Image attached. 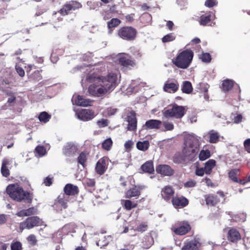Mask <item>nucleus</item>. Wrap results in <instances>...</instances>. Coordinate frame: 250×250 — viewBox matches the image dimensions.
Masks as SVG:
<instances>
[{
    "instance_id": "nucleus-1",
    "label": "nucleus",
    "mask_w": 250,
    "mask_h": 250,
    "mask_svg": "<svg viewBox=\"0 0 250 250\" xmlns=\"http://www.w3.org/2000/svg\"><path fill=\"white\" fill-rule=\"evenodd\" d=\"M118 72H111L106 76L97 74H88L86 81L92 83L88 87V92L91 96L101 97L106 94L108 91L114 89L118 84Z\"/></svg>"
},
{
    "instance_id": "nucleus-2",
    "label": "nucleus",
    "mask_w": 250,
    "mask_h": 250,
    "mask_svg": "<svg viewBox=\"0 0 250 250\" xmlns=\"http://www.w3.org/2000/svg\"><path fill=\"white\" fill-rule=\"evenodd\" d=\"M198 140L193 135H189L185 139L182 149V154L188 162H193L197 158L199 151Z\"/></svg>"
},
{
    "instance_id": "nucleus-3",
    "label": "nucleus",
    "mask_w": 250,
    "mask_h": 250,
    "mask_svg": "<svg viewBox=\"0 0 250 250\" xmlns=\"http://www.w3.org/2000/svg\"><path fill=\"white\" fill-rule=\"evenodd\" d=\"M6 192L13 200L18 202L26 201L30 203L33 198L32 193L24 190L22 187L18 183L11 184L7 186Z\"/></svg>"
},
{
    "instance_id": "nucleus-4",
    "label": "nucleus",
    "mask_w": 250,
    "mask_h": 250,
    "mask_svg": "<svg viewBox=\"0 0 250 250\" xmlns=\"http://www.w3.org/2000/svg\"><path fill=\"white\" fill-rule=\"evenodd\" d=\"M194 53L190 49H186L179 52L172 60L173 63L179 68L186 69L190 65L193 58Z\"/></svg>"
},
{
    "instance_id": "nucleus-5",
    "label": "nucleus",
    "mask_w": 250,
    "mask_h": 250,
    "mask_svg": "<svg viewBox=\"0 0 250 250\" xmlns=\"http://www.w3.org/2000/svg\"><path fill=\"white\" fill-rule=\"evenodd\" d=\"M162 112L163 116L167 119L174 118L179 119L185 115L186 109L183 106L173 104L169 105L167 109H164Z\"/></svg>"
},
{
    "instance_id": "nucleus-6",
    "label": "nucleus",
    "mask_w": 250,
    "mask_h": 250,
    "mask_svg": "<svg viewBox=\"0 0 250 250\" xmlns=\"http://www.w3.org/2000/svg\"><path fill=\"white\" fill-rule=\"evenodd\" d=\"M117 36L122 39L127 41H133L135 40L137 35V30L129 26L120 27L117 32Z\"/></svg>"
},
{
    "instance_id": "nucleus-7",
    "label": "nucleus",
    "mask_w": 250,
    "mask_h": 250,
    "mask_svg": "<svg viewBox=\"0 0 250 250\" xmlns=\"http://www.w3.org/2000/svg\"><path fill=\"white\" fill-rule=\"evenodd\" d=\"M117 62L123 68L131 69L136 66L135 60L126 53H121L118 55Z\"/></svg>"
},
{
    "instance_id": "nucleus-8",
    "label": "nucleus",
    "mask_w": 250,
    "mask_h": 250,
    "mask_svg": "<svg viewBox=\"0 0 250 250\" xmlns=\"http://www.w3.org/2000/svg\"><path fill=\"white\" fill-rule=\"evenodd\" d=\"M43 224V221L39 217H29L20 223V229L21 231L24 229H30L35 227L42 226Z\"/></svg>"
},
{
    "instance_id": "nucleus-9",
    "label": "nucleus",
    "mask_w": 250,
    "mask_h": 250,
    "mask_svg": "<svg viewBox=\"0 0 250 250\" xmlns=\"http://www.w3.org/2000/svg\"><path fill=\"white\" fill-rule=\"evenodd\" d=\"M82 7V4L76 0H70L66 2L59 11L62 16L70 14L73 11L78 10Z\"/></svg>"
},
{
    "instance_id": "nucleus-10",
    "label": "nucleus",
    "mask_w": 250,
    "mask_h": 250,
    "mask_svg": "<svg viewBox=\"0 0 250 250\" xmlns=\"http://www.w3.org/2000/svg\"><path fill=\"white\" fill-rule=\"evenodd\" d=\"M216 193L219 195L214 194H208L204 195V198L206 204L208 206L214 207L220 202V197L224 198L225 194L222 191H218Z\"/></svg>"
},
{
    "instance_id": "nucleus-11",
    "label": "nucleus",
    "mask_w": 250,
    "mask_h": 250,
    "mask_svg": "<svg viewBox=\"0 0 250 250\" xmlns=\"http://www.w3.org/2000/svg\"><path fill=\"white\" fill-rule=\"evenodd\" d=\"M191 227L187 221L180 222L177 226L172 229L175 234L178 235H184L190 231Z\"/></svg>"
},
{
    "instance_id": "nucleus-12",
    "label": "nucleus",
    "mask_w": 250,
    "mask_h": 250,
    "mask_svg": "<svg viewBox=\"0 0 250 250\" xmlns=\"http://www.w3.org/2000/svg\"><path fill=\"white\" fill-rule=\"evenodd\" d=\"M76 115L79 119L84 122L91 120L95 116L94 111L90 109H78Z\"/></svg>"
},
{
    "instance_id": "nucleus-13",
    "label": "nucleus",
    "mask_w": 250,
    "mask_h": 250,
    "mask_svg": "<svg viewBox=\"0 0 250 250\" xmlns=\"http://www.w3.org/2000/svg\"><path fill=\"white\" fill-rule=\"evenodd\" d=\"M108 160V157H103L98 161L95 167V171L98 175H102L105 173L107 169Z\"/></svg>"
},
{
    "instance_id": "nucleus-14",
    "label": "nucleus",
    "mask_w": 250,
    "mask_h": 250,
    "mask_svg": "<svg viewBox=\"0 0 250 250\" xmlns=\"http://www.w3.org/2000/svg\"><path fill=\"white\" fill-rule=\"evenodd\" d=\"M126 121L128 122L127 129L129 131H135L137 126V120L136 114L133 110L131 111L126 117Z\"/></svg>"
},
{
    "instance_id": "nucleus-15",
    "label": "nucleus",
    "mask_w": 250,
    "mask_h": 250,
    "mask_svg": "<svg viewBox=\"0 0 250 250\" xmlns=\"http://www.w3.org/2000/svg\"><path fill=\"white\" fill-rule=\"evenodd\" d=\"M68 200L64 194H60L54 201L53 207L57 210H62L67 207Z\"/></svg>"
},
{
    "instance_id": "nucleus-16",
    "label": "nucleus",
    "mask_w": 250,
    "mask_h": 250,
    "mask_svg": "<svg viewBox=\"0 0 250 250\" xmlns=\"http://www.w3.org/2000/svg\"><path fill=\"white\" fill-rule=\"evenodd\" d=\"M156 171L164 176H171L174 173V170L168 165H159L156 167Z\"/></svg>"
},
{
    "instance_id": "nucleus-17",
    "label": "nucleus",
    "mask_w": 250,
    "mask_h": 250,
    "mask_svg": "<svg viewBox=\"0 0 250 250\" xmlns=\"http://www.w3.org/2000/svg\"><path fill=\"white\" fill-rule=\"evenodd\" d=\"M144 188V186H135L125 192V197L127 199H130L133 197L137 199L141 195V191Z\"/></svg>"
},
{
    "instance_id": "nucleus-18",
    "label": "nucleus",
    "mask_w": 250,
    "mask_h": 250,
    "mask_svg": "<svg viewBox=\"0 0 250 250\" xmlns=\"http://www.w3.org/2000/svg\"><path fill=\"white\" fill-rule=\"evenodd\" d=\"M171 203L175 208H183L188 205L189 201L183 196H176L172 198Z\"/></svg>"
},
{
    "instance_id": "nucleus-19",
    "label": "nucleus",
    "mask_w": 250,
    "mask_h": 250,
    "mask_svg": "<svg viewBox=\"0 0 250 250\" xmlns=\"http://www.w3.org/2000/svg\"><path fill=\"white\" fill-rule=\"evenodd\" d=\"M179 84L178 81L174 80L173 82L167 81L164 84L163 90L167 93H174L179 89Z\"/></svg>"
},
{
    "instance_id": "nucleus-20",
    "label": "nucleus",
    "mask_w": 250,
    "mask_h": 250,
    "mask_svg": "<svg viewBox=\"0 0 250 250\" xmlns=\"http://www.w3.org/2000/svg\"><path fill=\"white\" fill-rule=\"evenodd\" d=\"M174 193V190L171 186H165L161 190L162 197L167 202L171 201Z\"/></svg>"
},
{
    "instance_id": "nucleus-21",
    "label": "nucleus",
    "mask_w": 250,
    "mask_h": 250,
    "mask_svg": "<svg viewBox=\"0 0 250 250\" xmlns=\"http://www.w3.org/2000/svg\"><path fill=\"white\" fill-rule=\"evenodd\" d=\"M162 124V122L160 120L151 119L146 122L145 124L143 126V128L144 129H159Z\"/></svg>"
},
{
    "instance_id": "nucleus-22",
    "label": "nucleus",
    "mask_w": 250,
    "mask_h": 250,
    "mask_svg": "<svg viewBox=\"0 0 250 250\" xmlns=\"http://www.w3.org/2000/svg\"><path fill=\"white\" fill-rule=\"evenodd\" d=\"M200 246V239L195 238L187 243L183 247L182 250H197Z\"/></svg>"
},
{
    "instance_id": "nucleus-23",
    "label": "nucleus",
    "mask_w": 250,
    "mask_h": 250,
    "mask_svg": "<svg viewBox=\"0 0 250 250\" xmlns=\"http://www.w3.org/2000/svg\"><path fill=\"white\" fill-rule=\"evenodd\" d=\"M64 195L68 196H75L79 192V189L77 186H74L72 184H66L63 189Z\"/></svg>"
},
{
    "instance_id": "nucleus-24",
    "label": "nucleus",
    "mask_w": 250,
    "mask_h": 250,
    "mask_svg": "<svg viewBox=\"0 0 250 250\" xmlns=\"http://www.w3.org/2000/svg\"><path fill=\"white\" fill-rule=\"evenodd\" d=\"M228 235V239L232 242H236L241 238L239 232L236 229H230Z\"/></svg>"
},
{
    "instance_id": "nucleus-25",
    "label": "nucleus",
    "mask_w": 250,
    "mask_h": 250,
    "mask_svg": "<svg viewBox=\"0 0 250 250\" xmlns=\"http://www.w3.org/2000/svg\"><path fill=\"white\" fill-rule=\"evenodd\" d=\"M75 104L82 106L91 105V101L89 99H85L82 96L77 95L74 100Z\"/></svg>"
},
{
    "instance_id": "nucleus-26",
    "label": "nucleus",
    "mask_w": 250,
    "mask_h": 250,
    "mask_svg": "<svg viewBox=\"0 0 250 250\" xmlns=\"http://www.w3.org/2000/svg\"><path fill=\"white\" fill-rule=\"evenodd\" d=\"M141 169L145 173L153 174L154 172V168L153 162L148 161L142 165Z\"/></svg>"
},
{
    "instance_id": "nucleus-27",
    "label": "nucleus",
    "mask_w": 250,
    "mask_h": 250,
    "mask_svg": "<svg viewBox=\"0 0 250 250\" xmlns=\"http://www.w3.org/2000/svg\"><path fill=\"white\" fill-rule=\"evenodd\" d=\"M207 136L209 139L208 141L210 143L215 144L219 141L220 135L218 132L211 130L208 132Z\"/></svg>"
},
{
    "instance_id": "nucleus-28",
    "label": "nucleus",
    "mask_w": 250,
    "mask_h": 250,
    "mask_svg": "<svg viewBox=\"0 0 250 250\" xmlns=\"http://www.w3.org/2000/svg\"><path fill=\"white\" fill-rule=\"evenodd\" d=\"M37 209L34 207H31L26 209H23L19 211L17 215L19 217L30 216L36 214Z\"/></svg>"
},
{
    "instance_id": "nucleus-29",
    "label": "nucleus",
    "mask_w": 250,
    "mask_h": 250,
    "mask_svg": "<svg viewBox=\"0 0 250 250\" xmlns=\"http://www.w3.org/2000/svg\"><path fill=\"white\" fill-rule=\"evenodd\" d=\"M216 166V161L213 159H210L205 163L204 168L205 170V174L210 175L212 171V169Z\"/></svg>"
},
{
    "instance_id": "nucleus-30",
    "label": "nucleus",
    "mask_w": 250,
    "mask_h": 250,
    "mask_svg": "<svg viewBox=\"0 0 250 250\" xmlns=\"http://www.w3.org/2000/svg\"><path fill=\"white\" fill-rule=\"evenodd\" d=\"M121 204L123 207L126 210H130L133 208L137 207L138 204L137 203L133 202L130 200H122Z\"/></svg>"
},
{
    "instance_id": "nucleus-31",
    "label": "nucleus",
    "mask_w": 250,
    "mask_h": 250,
    "mask_svg": "<svg viewBox=\"0 0 250 250\" xmlns=\"http://www.w3.org/2000/svg\"><path fill=\"white\" fill-rule=\"evenodd\" d=\"M181 90L184 93H191L193 90L191 83L188 81L183 82L181 85Z\"/></svg>"
},
{
    "instance_id": "nucleus-32",
    "label": "nucleus",
    "mask_w": 250,
    "mask_h": 250,
    "mask_svg": "<svg viewBox=\"0 0 250 250\" xmlns=\"http://www.w3.org/2000/svg\"><path fill=\"white\" fill-rule=\"evenodd\" d=\"M121 23V20L118 18H113L107 22V28L112 31L113 29L117 27Z\"/></svg>"
},
{
    "instance_id": "nucleus-33",
    "label": "nucleus",
    "mask_w": 250,
    "mask_h": 250,
    "mask_svg": "<svg viewBox=\"0 0 250 250\" xmlns=\"http://www.w3.org/2000/svg\"><path fill=\"white\" fill-rule=\"evenodd\" d=\"M88 155V153L83 151L80 154L79 156L77 158L78 163L81 165L83 167H84L86 165L85 163L87 159Z\"/></svg>"
},
{
    "instance_id": "nucleus-34",
    "label": "nucleus",
    "mask_w": 250,
    "mask_h": 250,
    "mask_svg": "<svg viewBox=\"0 0 250 250\" xmlns=\"http://www.w3.org/2000/svg\"><path fill=\"white\" fill-rule=\"evenodd\" d=\"M211 15L210 14H206L205 15H202L200 17V24L203 26L208 25V24L211 22Z\"/></svg>"
},
{
    "instance_id": "nucleus-35",
    "label": "nucleus",
    "mask_w": 250,
    "mask_h": 250,
    "mask_svg": "<svg viewBox=\"0 0 250 250\" xmlns=\"http://www.w3.org/2000/svg\"><path fill=\"white\" fill-rule=\"evenodd\" d=\"M233 81L230 80H226L222 83V90L225 92L229 91L233 86Z\"/></svg>"
},
{
    "instance_id": "nucleus-36",
    "label": "nucleus",
    "mask_w": 250,
    "mask_h": 250,
    "mask_svg": "<svg viewBox=\"0 0 250 250\" xmlns=\"http://www.w3.org/2000/svg\"><path fill=\"white\" fill-rule=\"evenodd\" d=\"M51 116L45 111H43L40 113L39 115L38 119L41 122L44 123H46L51 119Z\"/></svg>"
},
{
    "instance_id": "nucleus-37",
    "label": "nucleus",
    "mask_w": 250,
    "mask_h": 250,
    "mask_svg": "<svg viewBox=\"0 0 250 250\" xmlns=\"http://www.w3.org/2000/svg\"><path fill=\"white\" fill-rule=\"evenodd\" d=\"M173 161L175 163L180 164L185 161H187V159L184 157V155L181 153H176L173 157Z\"/></svg>"
},
{
    "instance_id": "nucleus-38",
    "label": "nucleus",
    "mask_w": 250,
    "mask_h": 250,
    "mask_svg": "<svg viewBox=\"0 0 250 250\" xmlns=\"http://www.w3.org/2000/svg\"><path fill=\"white\" fill-rule=\"evenodd\" d=\"M210 152L208 149L202 150L199 154V159L200 161H205L210 157Z\"/></svg>"
},
{
    "instance_id": "nucleus-39",
    "label": "nucleus",
    "mask_w": 250,
    "mask_h": 250,
    "mask_svg": "<svg viewBox=\"0 0 250 250\" xmlns=\"http://www.w3.org/2000/svg\"><path fill=\"white\" fill-rule=\"evenodd\" d=\"M3 92L6 95L9 96V98L7 100V103L11 105L12 103H13L16 101V96L12 91L8 90H3Z\"/></svg>"
},
{
    "instance_id": "nucleus-40",
    "label": "nucleus",
    "mask_w": 250,
    "mask_h": 250,
    "mask_svg": "<svg viewBox=\"0 0 250 250\" xmlns=\"http://www.w3.org/2000/svg\"><path fill=\"white\" fill-rule=\"evenodd\" d=\"M113 145V142L110 138L105 140L102 144V147L103 149L109 151L111 149Z\"/></svg>"
},
{
    "instance_id": "nucleus-41",
    "label": "nucleus",
    "mask_w": 250,
    "mask_h": 250,
    "mask_svg": "<svg viewBox=\"0 0 250 250\" xmlns=\"http://www.w3.org/2000/svg\"><path fill=\"white\" fill-rule=\"evenodd\" d=\"M137 148L142 151H146L149 146V143L148 141L138 142L136 144Z\"/></svg>"
},
{
    "instance_id": "nucleus-42",
    "label": "nucleus",
    "mask_w": 250,
    "mask_h": 250,
    "mask_svg": "<svg viewBox=\"0 0 250 250\" xmlns=\"http://www.w3.org/2000/svg\"><path fill=\"white\" fill-rule=\"evenodd\" d=\"M148 229V225L147 222H142L140 223L135 228V230L143 233L146 231Z\"/></svg>"
},
{
    "instance_id": "nucleus-43",
    "label": "nucleus",
    "mask_w": 250,
    "mask_h": 250,
    "mask_svg": "<svg viewBox=\"0 0 250 250\" xmlns=\"http://www.w3.org/2000/svg\"><path fill=\"white\" fill-rule=\"evenodd\" d=\"M34 153L35 155H37L39 157H42L46 153V149L42 146H37L35 149Z\"/></svg>"
},
{
    "instance_id": "nucleus-44",
    "label": "nucleus",
    "mask_w": 250,
    "mask_h": 250,
    "mask_svg": "<svg viewBox=\"0 0 250 250\" xmlns=\"http://www.w3.org/2000/svg\"><path fill=\"white\" fill-rule=\"evenodd\" d=\"M75 146L71 145H67L63 149V153L67 156H71L74 152Z\"/></svg>"
},
{
    "instance_id": "nucleus-45",
    "label": "nucleus",
    "mask_w": 250,
    "mask_h": 250,
    "mask_svg": "<svg viewBox=\"0 0 250 250\" xmlns=\"http://www.w3.org/2000/svg\"><path fill=\"white\" fill-rule=\"evenodd\" d=\"M239 171V169L235 168L231 169L229 172V177L233 182L238 181L237 175Z\"/></svg>"
},
{
    "instance_id": "nucleus-46",
    "label": "nucleus",
    "mask_w": 250,
    "mask_h": 250,
    "mask_svg": "<svg viewBox=\"0 0 250 250\" xmlns=\"http://www.w3.org/2000/svg\"><path fill=\"white\" fill-rule=\"evenodd\" d=\"M176 36L173 33H169L164 36L162 39V42L164 43L172 42L175 40Z\"/></svg>"
},
{
    "instance_id": "nucleus-47",
    "label": "nucleus",
    "mask_w": 250,
    "mask_h": 250,
    "mask_svg": "<svg viewBox=\"0 0 250 250\" xmlns=\"http://www.w3.org/2000/svg\"><path fill=\"white\" fill-rule=\"evenodd\" d=\"M28 243L32 246H35L37 242L36 236L34 234H30L27 238Z\"/></svg>"
},
{
    "instance_id": "nucleus-48",
    "label": "nucleus",
    "mask_w": 250,
    "mask_h": 250,
    "mask_svg": "<svg viewBox=\"0 0 250 250\" xmlns=\"http://www.w3.org/2000/svg\"><path fill=\"white\" fill-rule=\"evenodd\" d=\"M165 131H171L174 129V125L172 122L164 121L162 123Z\"/></svg>"
},
{
    "instance_id": "nucleus-49",
    "label": "nucleus",
    "mask_w": 250,
    "mask_h": 250,
    "mask_svg": "<svg viewBox=\"0 0 250 250\" xmlns=\"http://www.w3.org/2000/svg\"><path fill=\"white\" fill-rule=\"evenodd\" d=\"M203 62H209L211 60V55L208 53H203L200 58Z\"/></svg>"
},
{
    "instance_id": "nucleus-50",
    "label": "nucleus",
    "mask_w": 250,
    "mask_h": 250,
    "mask_svg": "<svg viewBox=\"0 0 250 250\" xmlns=\"http://www.w3.org/2000/svg\"><path fill=\"white\" fill-rule=\"evenodd\" d=\"M22 244L19 241H16L11 243V250H22Z\"/></svg>"
},
{
    "instance_id": "nucleus-51",
    "label": "nucleus",
    "mask_w": 250,
    "mask_h": 250,
    "mask_svg": "<svg viewBox=\"0 0 250 250\" xmlns=\"http://www.w3.org/2000/svg\"><path fill=\"white\" fill-rule=\"evenodd\" d=\"M31 78L36 81H39L42 79V75L40 73V71L36 70L31 74Z\"/></svg>"
},
{
    "instance_id": "nucleus-52",
    "label": "nucleus",
    "mask_w": 250,
    "mask_h": 250,
    "mask_svg": "<svg viewBox=\"0 0 250 250\" xmlns=\"http://www.w3.org/2000/svg\"><path fill=\"white\" fill-rule=\"evenodd\" d=\"M117 108L110 107L106 109L105 113L107 116H111L114 115L117 112Z\"/></svg>"
},
{
    "instance_id": "nucleus-53",
    "label": "nucleus",
    "mask_w": 250,
    "mask_h": 250,
    "mask_svg": "<svg viewBox=\"0 0 250 250\" xmlns=\"http://www.w3.org/2000/svg\"><path fill=\"white\" fill-rule=\"evenodd\" d=\"M75 225L74 224L69 223L68 224H66L64 227L63 229H66L69 232H75Z\"/></svg>"
},
{
    "instance_id": "nucleus-54",
    "label": "nucleus",
    "mask_w": 250,
    "mask_h": 250,
    "mask_svg": "<svg viewBox=\"0 0 250 250\" xmlns=\"http://www.w3.org/2000/svg\"><path fill=\"white\" fill-rule=\"evenodd\" d=\"M97 124L100 128L105 127L108 125V120L107 119H102L98 121Z\"/></svg>"
},
{
    "instance_id": "nucleus-55",
    "label": "nucleus",
    "mask_w": 250,
    "mask_h": 250,
    "mask_svg": "<svg viewBox=\"0 0 250 250\" xmlns=\"http://www.w3.org/2000/svg\"><path fill=\"white\" fill-rule=\"evenodd\" d=\"M217 4V0H206L205 2V6L208 7H212Z\"/></svg>"
},
{
    "instance_id": "nucleus-56",
    "label": "nucleus",
    "mask_w": 250,
    "mask_h": 250,
    "mask_svg": "<svg viewBox=\"0 0 250 250\" xmlns=\"http://www.w3.org/2000/svg\"><path fill=\"white\" fill-rule=\"evenodd\" d=\"M53 177L48 176L44 179L43 184L47 187L50 186L53 183Z\"/></svg>"
},
{
    "instance_id": "nucleus-57",
    "label": "nucleus",
    "mask_w": 250,
    "mask_h": 250,
    "mask_svg": "<svg viewBox=\"0 0 250 250\" xmlns=\"http://www.w3.org/2000/svg\"><path fill=\"white\" fill-rule=\"evenodd\" d=\"M15 69L17 73L20 76L23 77L25 75V72L23 69L20 65L16 64L15 66Z\"/></svg>"
},
{
    "instance_id": "nucleus-58",
    "label": "nucleus",
    "mask_w": 250,
    "mask_h": 250,
    "mask_svg": "<svg viewBox=\"0 0 250 250\" xmlns=\"http://www.w3.org/2000/svg\"><path fill=\"white\" fill-rule=\"evenodd\" d=\"M196 185V181L194 180L190 179L184 184V187L185 188H193Z\"/></svg>"
},
{
    "instance_id": "nucleus-59",
    "label": "nucleus",
    "mask_w": 250,
    "mask_h": 250,
    "mask_svg": "<svg viewBox=\"0 0 250 250\" xmlns=\"http://www.w3.org/2000/svg\"><path fill=\"white\" fill-rule=\"evenodd\" d=\"M205 173V170L204 167H196L195 169V174L199 176H203Z\"/></svg>"
},
{
    "instance_id": "nucleus-60",
    "label": "nucleus",
    "mask_w": 250,
    "mask_h": 250,
    "mask_svg": "<svg viewBox=\"0 0 250 250\" xmlns=\"http://www.w3.org/2000/svg\"><path fill=\"white\" fill-rule=\"evenodd\" d=\"M1 173L4 177H8L10 175V171L7 167H1Z\"/></svg>"
},
{
    "instance_id": "nucleus-61",
    "label": "nucleus",
    "mask_w": 250,
    "mask_h": 250,
    "mask_svg": "<svg viewBox=\"0 0 250 250\" xmlns=\"http://www.w3.org/2000/svg\"><path fill=\"white\" fill-rule=\"evenodd\" d=\"M95 181L93 179H89L86 180L85 184L88 187L94 188L95 186Z\"/></svg>"
},
{
    "instance_id": "nucleus-62",
    "label": "nucleus",
    "mask_w": 250,
    "mask_h": 250,
    "mask_svg": "<svg viewBox=\"0 0 250 250\" xmlns=\"http://www.w3.org/2000/svg\"><path fill=\"white\" fill-rule=\"evenodd\" d=\"M244 146L246 150L249 153H250V139H248L245 141Z\"/></svg>"
},
{
    "instance_id": "nucleus-63",
    "label": "nucleus",
    "mask_w": 250,
    "mask_h": 250,
    "mask_svg": "<svg viewBox=\"0 0 250 250\" xmlns=\"http://www.w3.org/2000/svg\"><path fill=\"white\" fill-rule=\"evenodd\" d=\"M133 145V142L131 140L126 141L125 144V147L126 150H129L132 147Z\"/></svg>"
},
{
    "instance_id": "nucleus-64",
    "label": "nucleus",
    "mask_w": 250,
    "mask_h": 250,
    "mask_svg": "<svg viewBox=\"0 0 250 250\" xmlns=\"http://www.w3.org/2000/svg\"><path fill=\"white\" fill-rule=\"evenodd\" d=\"M205 181L206 184V185L208 187H210L213 188L215 187V185L212 182L211 180L208 177H206L205 178Z\"/></svg>"
}]
</instances>
